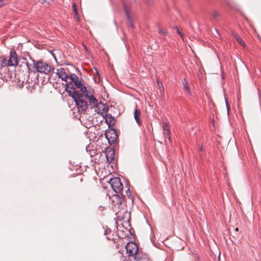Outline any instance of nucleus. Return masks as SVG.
Wrapping results in <instances>:
<instances>
[{
  "instance_id": "nucleus-8",
  "label": "nucleus",
  "mask_w": 261,
  "mask_h": 261,
  "mask_svg": "<svg viewBox=\"0 0 261 261\" xmlns=\"http://www.w3.org/2000/svg\"><path fill=\"white\" fill-rule=\"evenodd\" d=\"M57 74L59 78L65 82L67 81V80L69 77L68 74L65 72V69L63 68L58 69Z\"/></svg>"
},
{
  "instance_id": "nucleus-9",
  "label": "nucleus",
  "mask_w": 261,
  "mask_h": 261,
  "mask_svg": "<svg viewBox=\"0 0 261 261\" xmlns=\"http://www.w3.org/2000/svg\"><path fill=\"white\" fill-rule=\"evenodd\" d=\"M106 157L108 162H111L114 160L115 151L110 148H107L106 149Z\"/></svg>"
},
{
  "instance_id": "nucleus-32",
  "label": "nucleus",
  "mask_w": 261,
  "mask_h": 261,
  "mask_svg": "<svg viewBox=\"0 0 261 261\" xmlns=\"http://www.w3.org/2000/svg\"><path fill=\"white\" fill-rule=\"evenodd\" d=\"M259 98L260 99L261 97V90H258V91Z\"/></svg>"
},
{
  "instance_id": "nucleus-11",
  "label": "nucleus",
  "mask_w": 261,
  "mask_h": 261,
  "mask_svg": "<svg viewBox=\"0 0 261 261\" xmlns=\"http://www.w3.org/2000/svg\"><path fill=\"white\" fill-rule=\"evenodd\" d=\"M25 63L27 64L29 74L32 73L35 74L36 72H37V62H35L34 60H33L32 64H28L27 62H26Z\"/></svg>"
},
{
  "instance_id": "nucleus-17",
  "label": "nucleus",
  "mask_w": 261,
  "mask_h": 261,
  "mask_svg": "<svg viewBox=\"0 0 261 261\" xmlns=\"http://www.w3.org/2000/svg\"><path fill=\"white\" fill-rule=\"evenodd\" d=\"M8 66L7 60L3 57H0V69L1 72L2 71L4 67Z\"/></svg>"
},
{
  "instance_id": "nucleus-16",
  "label": "nucleus",
  "mask_w": 261,
  "mask_h": 261,
  "mask_svg": "<svg viewBox=\"0 0 261 261\" xmlns=\"http://www.w3.org/2000/svg\"><path fill=\"white\" fill-rule=\"evenodd\" d=\"M141 112L136 108L134 112V118L139 126L142 125V121L140 118Z\"/></svg>"
},
{
  "instance_id": "nucleus-13",
  "label": "nucleus",
  "mask_w": 261,
  "mask_h": 261,
  "mask_svg": "<svg viewBox=\"0 0 261 261\" xmlns=\"http://www.w3.org/2000/svg\"><path fill=\"white\" fill-rule=\"evenodd\" d=\"M115 198L113 200V202L116 203V204L118 205V208H120V206H121L122 205H124L125 201L124 197L123 196H120L118 194L115 195Z\"/></svg>"
},
{
  "instance_id": "nucleus-23",
  "label": "nucleus",
  "mask_w": 261,
  "mask_h": 261,
  "mask_svg": "<svg viewBox=\"0 0 261 261\" xmlns=\"http://www.w3.org/2000/svg\"><path fill=\"white\" fill-rule=\"evenodd\" d=\"M93 92L87 91L86 93L85 96L88 99V100L89 99L91 98V97L94 96V95L93 94Z\"/></svg>"
},
{
  "instance_id": "nucleus-24",
  "label": "nucleus",
  "mask_w": 261,
  "mask_h": 261,
  "mask_svg": "<svg viewBox=\"0 0 261 261\" xmlns=\"http://www.w3.org/2000/svg\"><path fill=\"white\" fill-rule=\"evenodd\" d=\"M225 104H226V108H227V113L228 114L229 113L230 107L228 105L227 97L225 95Z\"/></svg>"
},
{
  "instance_id": "nucleus-26",
  "label": "nucleus",
  "mask_w": 261,
  "mask_h": 261,
  "mask_svg": "<svg viewBox=\"0 0 261 261\" xmlns=\"http://www.w3.org/2000/svg\"><path fill=\"white\" fill-rule=\"evenodd\" d=\"M212 15L214 18L217 19L220 16V14L217 11H214L212 13Z\"/></svg>"
},
{
  "instance_id": "nucleus-30",
  "label": "nucleus",
  "mask_w": 261,
  "mask_h": 261,
  "mask_svg": "<svg viewBox=\"0 0 261 261\" xmlns=\"http://www.w3.org/2000/svg\"><path fill=\"white\" fill-rule=\"evenodd\" d=\"M176 31H177V33L180 35V36L183 38V34L180 32V31L179 30V29L176 27Z\"/></svg>"
},
{
  "instance_id": "nucleus-19",
  "label": "nucleus",
  "mask_w": 261,
  "mask_h": 261,
  "mask_svg": "<svg viewBox=\"0 0 261 261\" xmlns=\"http://www.w3.org/2000/svg\"><path fill=\"white\" fill-rule=\"evenodd\" d=\"M88 101L90 105H93V106L95 107V108L99 103L98 100L94 96L93 97L91 96V98L88 99Z\"/></svg>"
},
{
  "instance_id": "nucleus-35",
  "label": "nucleus",
  "mask_w": 261,
  "mask_h": 261,
  "mask_svg": "<svg viewBox=\"0 0 261 261\" xmlns=\"http://www.w3.org/2000/svg\"><path fill=\"white\" fill-rule=\"evenodd\" d=\"M53 57L54 58V59H55V60H56V56H55V55L54 54H53Z\"/></svg>"
},
{
  "instance_id": "nucleus-28",
  "label": "nucleus",
  "mask_w": 261,
  "mask_h": 261,
  "mask_svg": "<svg viewBox=\"0 0 261 261\" xmlns=\"http://www.w3.org/2000/svg\"><path fill=\"white\" fill-rule=\"evenodd\" d=\"M72 7H73V12H74V14H75V15H77V11L76 9L75 3H73Z\"/></svg>"
},
{
  "instance_id": "nucleus-1",
  "label": "nucleus",
  "mask_w": 261,
  "mask_h": 261,
  "mask_svg": "<svg viewBox=\"0 0 261 261\" xmlns=\"http://www.w3.org/2000/svg\"><path fill=\"white\" fill-rule=\"evenodd\" d=\"M75 93L72 94V97L77 107L79 112L85 114L88 106V103L84 100L83 95L80 92H76Z\"/></svg>"
},
{
  "instance_id": "nucleus-10",
  "label": "nucleus",
  "mask_w": 261,
  "mask_h": 261,
  "mask_svg": "<svg viewBox=\"0 0 261 261\" xmlns=\"http://www.w3.org/2000/svg\"><path fill=\"white\" fill-rule=\"evenodd\" d=\"M71 82L73 83L76 88H80L83 85L82 81H79L77 76L75 74H71L69 75Z\"/></svg>"
},
{
  "instance_id": "nucleus-27",
  "label": "nucleus",
  "mask_w": 261,
  "mask_h": 261,
  "mask_svg": "<svg viewBox=\"0 0 261 261\" xmlns=\"http://www.w3.org/2000/svg\"><path fill=\"white\" fill-rule=\"evenodd\" d=\"M79 88L80 89L81 92H83V93H86L88 91L87 90V88L85 86H83V85L81 86V87H80Z\"/></svg>"
},
{
  "instance_id": "nucleus-7",
  "label": "nucleus",
  "mask_w": 261,
  "mask_h": 261,
  "mask_svg": "<svg viewBox=\"0 0 261 261\" xmlns=\"http://www.w3.org/2000/svg\"><path fill=\"white\" fill-rule=\"evenodd\" d=\"M65 90L68 93V95L72 97V94H76V92H79L75 90L74 85L72 82H69L66 84Z\"/></svg>"
},
{
  "instance_id": "nucleus-4",
  "label": "nucleus",
  "mask_w": 261,
  "mask_h": 261,
  "mask_svg": "<svg viewBox=\"0 0 261 261\" xmlns=\"http://www.w3.org/2000/svg\"><path fill=\"white\" fill-rule=\"evenodd\" d=\"M109 111L108 107L102 102H99L96 107L95 111L97 114L104 117L103 113L106 114Z\"/></svg>"
},
{
  "instance_id": "nucleus-5",
  "label": "nucleus",
  "mask_w": 261,
  "mask_h": 261,
  "mask_svg": "<svg viewBox=\"0 0 261 261\" xmlns=\"http://www.w3.org/2000/svg\"><path fill=\"white\" fill-rule=\"evenodd\" d=\"M125 247L126 252L129 253V255H133L134 254L136 255L138 253H139L135 244L127 243Z\"/></svg>"
},
{
  "instance_id": "nucleus-15",
  "label": "nucleus",
  "mask_w": 261,
  "mask_h": 261,
  "mask_svg": "<svg viewBox=\"0 0 261 261\" xmlns=\"http://www.w3.org/2000/svg\"><path fill=\"white\" fill-rule=\"evenodd\" d=\"M136 261H151L146 254L138 253L135 256Z\"/></svg>"
},
{
  "instance_id": "nucleus-20",
  "label": "nucleus",
  "mask_w": 261,
  "mask_h": 261,
  "mask_svg": "<svg viewBox=\"0 0 261 261\" xmlns=\"http://www.w3.org/2000/svg\"><path fill=\"white\" fill-rule=\"evenodd\" d=\"M163 135L165 137V140H166V139H168L169 141H170L171 140V137H170V133L169 129H167L166 131L163 132Z\"/></svg>"
},
{
  "instance_id": "nucleus-3",
  "label": "nucleus",
  "mask_w": 261,
  "mask_h": 261,
  "mask_svg": "<svg viewBox=\"0 0 261 261\" xmlns=\"http://www.w3.org/2000/svg\"><path fill=\"white\" fill-rule=\"evenodd\" d=\"M37 72L47 74L50 71V66L42 60L37 61Z\"/></svg>"
},
{
  "instance_id": "nucleus-14",
  "label": "nucleus",
  "mask_w": 261,
  "mask_h": 261,
  "mask_svg": "<svg viewBox=\"0 0 261 261\" xmlns=\"http://www.w3.org/2000/svg\"><path fill=\"white\" fill-rule=\"evenodd\" d=\"M123 7H124L125 14L127 16V18L128 20L129 21L128 25L130 26L132 28H133L134 24H133V22L132 21V19L130 17V13L129 11V9L128 8V7L125 4L123 5Z\"/></svg>"
},
{
  "instance_id": "nucleus-31",
  "label": "nucleus",
  "mask_w": 261,
  "mask_h": 261,
  "mask_svg": "<svg viewBox=\"0 0 261 261\" xmlns=\"http://www.w3.org/2000/svg\"><path fill=\"white\" fill-rule=\"evenodd\" d=\"M5 5V3L4 2H3V1L2 0H1L0 1V8L2 7L3 6H4Z\"/></svg>"
},
{
  "instance_id": "nucleus-25",
  "label": "nucleus",
  "mask_w": 261,
  "mask_h": 261,
  "mask_svg": "<svg viewBox=\"0 0 261 261\" xmlns=\"http://www.w3.org/2000/svg\"><path fill=\"white\" fill-rule=\"evenodd\" d=\"M162 127H163V132L166 131L167 129H169L168 123L167 122H164L163 123Z\"/></svg>"
},
{
  "instance_id": "nucleus-12",
  "label": "nucleus",
  "mask_w": 261,
  "mask_h": 261,
  "mask_svg": "<svg viewBox=\"0 0 261 261\" xmlns=\"http://www.w3.org/2000/svg\"><path fill=\"white\" fill-rule=\"evenodd\" d=\"M110 134V132L108 134H107L106 135V137L108 139L109 144H114L117 141V135L115 131H114L113 133L111 134V135L109 136Z\"/></svg>"
},
{
  "instance_id": "nucleus-22",
  "label": "nucleus",
  "mask_w": 261,
  "mask_h": 261,
  "mask_svg": "<svg viewBox=\"0 0 261 261\" xmlns=\"http://www.w3.org/2000/svg\"><path fill=\"white\" fill-rule=\"evenodd\" d=\"M158 32H159V33L162 34L165 36L168 35V33H167L166 30L164 29L161 28H158Z\"/></svg>"
},
{
  "instance_id": "nucleus-34",
  "label": "nucleus",
  "mask_w": 261,
  "mask_h": 261,
  "mask_svg": "<svg viewBox=\"0 0 261 261\" xmlns=\"http://www.w3.org/2000/svg\"><path fill=\"white\" fill-rule=\"evenodd\" d=\"M200 150L201 151H203V147H202V146H201V147H200Z\"/></svg>"
},
{
  "instance_id": "nucleus-6",
  "label": "nucleus",
  "mask_w": 261,
  "mask_h": 261,
  "mask_svg": "<svg viewBox=\"0 0 261 261\" xmlns=\"http://www.w3.org/2000/svg\"><path fill=\"white\" fill-rule=\"evenodd\" d=\"M18 64L17 55L15 51H11L10 58L8 61V64L9 66H16Z\"/></svg>"
},
{
  "instance_id": "nucleus-33",
  "label": "nucleus",
  "mask_w": 261,
  "mask_h": 261,
  "mask_svg": "<svg viewBox=\"0 0 261 261\" xmlns=\"http://www.w3.org/2000/svg\"><path fill=\"white\" fill-rule=\"evenodd\" d=\"M126 193L127 195L128 194L130 195V192L129 188H128L127 190L126 191Z\"/></svg>"
},
{
  "instance_id": "nucleus-36",
  "label": "nucleus",
  "mask_w": 261,
  "mask_h": 261,
  "mask_svg": "<svg viewBox=\"0 0 261 261\" xmlns=\"http://www.w3.org/2000/svg\"><path fill=\"white\" fill-rule=\"evenodd\" d=\"M235 230H236V231H238V228H236Z\"/></svg>"
},
{
  "instance_id": "nucleus-29",
  "label": "nucleus",
  "mask_w": 261,
  "mask_h": 261,
  "mask_svg": "<svg viewBox=\"0 0 261 261\" xmlns=\"http://www.w3.org/2000/svg\"><path fill=\"white\" fill-rule=\"evenodd\" d=\"M185 89H186L187 92L189 94H191V91L190 90V87L187 86V84H186L185 85Z\"/></svg>"
},
{
  "instance_id": "nucleus-18",
  "label": "nucleus",
  "mask_w": 261,
  "mask_h": 261,
  "mask_svg": "<svg viewBox=\"0 0 261 261\" xmlns=\"http://www.w3.org/2000/svg\"><path fill=\"white\" fill-rule=\"evenodd\" d=\"M232 34L235 38V39L237 40V41L243 47H245L246 45L245 42L243 41V40L239 36L237 32H232Z\"/></svg>"
},
{
  "instance_id": "nucleus-2",
  "label": "nucleus",
  "mask_w": 261,
  "mask_h": 261,
  "mask_svg": "<svg viewBox=\"0 0 261 261\" xmlns=\"http://www.w3.org/2000/svg\"><path fill=\"white\" fill-rule=\"evenodd\" d=\"M109 183L115 192L118 193L122 190L123 185L119 178H112L110 179Z\"/></svg>"
},
{
  "instance_id": "nucleus-21",
  "label": "nucleus",
  "mask_w": 261,
  "mask_h": 261,
  "mask_svg": "<svg viewBox=\"0 0 261 261\" xmlns=\"http://www.w3.org/2000/svg\"><path fill=\"white\" fill-rule=\"evenodd\" d=\"M106 121L107 123H111L112 119H113V117L110 114H106Z\"/></svg>"
}]
</instances>
